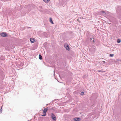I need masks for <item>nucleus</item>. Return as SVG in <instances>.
Listing matches in <instances>:
<instances>
[{
  "instance_id": "nucleus-1",
  "label": "nucleus",
  "mask_w": 121,
  "mask_h": 121,
  "mask_svg": "<svg viewBox=\"0 0 121 121\" xmlns=\"http://www.w3.org/2000/svg\"><path fill=\"white\" fill-rule=\"evenodd\" d=\"M51 116L52 119L55 121L56 120V117L53 113H52L51 115Z\"/></svg>"
},
{
  "instance_id": "nucleus-2",
  "label": "nucleus",
  "mask_w": 121,
  "mask_h": 121,
  "mask_svg": "<svg viewBox=\"0 0 121 121\" xmlns=\"http://www.w3.org/2000/svg\"><path fill=\"white\" fill-rule=\"evenodd\" d=\"M0 35L3 37H6L7 35V34L6 33L2 32L0 34Z\"/></svg>"
},
{
  "instance_id": "nucleus-3",
  "label": "nucleus",
  "mask_w": 121,
  "mask_h": 121,
  "mask_svg": "<svg viewBox=\"0 0 121 121\" xmlns=\"http://www.w3.org/2000/svg\"><path fill=\"white\" fill-rule=\"evenodd\" d=\"M48 110V108H45L44 110H43L44 113H46L47 111Z\"/></svg>"
},
{
  "instance_id": "nucleus-4",
  "label": "nucleus",
  "mask_w": 121,
  "mask_h": 121,
  "mask_svg": "<svg viewBox=\"0 0 121 121\" xmlns=\"http://www.w3.org/2000/svg\"><path fill=\"white\" fill-rule=\"evenodd\" d=\"M65 47L67 50H70L69 47L68 45H65Z\"/></svg>"
},
{
  "instance_id": "nucleus-5",
  "label": "nucleus",
  "mask_w": 121,
  "mask_h": 121,
  "mask_svg": "<svg viewBox=\"0 0 121 121\" xmlns=\"http://www.w3.org/2000/svg\"><path fill=\"white\" fill-rule=\"evenodd\" d=\"M80 118H75L74 119V120L76 121H79L80 120Z\"/></svg>"
},
{
  "instance_id": "nucleus-6",
  "label": "nucleus",
  "mask_w": 121,
  "mask_h": 121,
  "mask_svg": "<svg viewBox=\"0 0 121 121\" xmlns=\"http://www.w3.org/2000/svg\"><path fill=\"white\" fill-rule=\"evenodd\" d=\"M30 41L31 43H34L35 42V40L34 39L30 38Z\"/></svg>"
},
{
  "instance_id": "nucleus-7",
  "label": "nucleus",
  "mask_w": 121,
  "mask_h": 121,
  "mask_svg": "<svg viewBox=\"0 0 121 121\" xmlns=\"http://www.w3.org/2000/svg\"><path fill=\"white\" fill-rule=\"evenodd\" d=\"M50 21L51 23H52V24H53V23L52 20V19L51 18H50Z\"/></svg>"
},
{
  "instance_id": "nucleus-8",
  "label": "nucleus",
  "mask_w": 121,
  "mask_h": 121,
  "mask_svg": "<svg viewBox=\"0 0 121 121\" xmlns=\"http://www.w3.org/2000/svg\"><path fill=\"white\" fill-rule=\"evenodd\" d=\"M100 13L103 14L104 15H105V11H102L100 12Z\"/></svg>"
},
{
  "instance_id": "nucleus-9",
  "label": "nucleus",
  "mask_w": 121,
  "mask_h": 121,
  "mask_svg": "<svg viewBox=\"0 0 121 121\" xmlns=\"http://www.w3.org/2000/svg\"><path fill=\"white\" fill-rule=\"evenodd\" d=\"M43 1L47 3L50 0H43Z\"/></svg>"
},
{
  "instance_id": "nucleus-10",
  "label": "nucleus",
  "mask_w": 121,
  "mask_h": 121,
  "mask_svg": "<svg viewBox=\"0 0 121 121\" xmlns=\"http://www.w3.org/2000/svg\"><path fill=\"white\" fill-rule=\"evenodd\" d=\"M39 59L40 60H41L42 59V56L40 55H39Z\"/></svg>"
},
{
  "instance_id": "nucleus-11",
  "label": "nucleus",
  "mask_w": 121,
  "mask_h": 121,
  "mask_svg": "<svg viewBox=\"0 0 121 121\" xmlns=\"http://www.w3.org/2000/svg\"><path fill=\"white\" fill-rule=\"evenodd\" d=\"M117 43H120L121 42V40L120 39H118L117 40Z\"/></svg>"
},
{
  "instance_id": "nucleus-12",
  "label": "nucleus",
  "mask_w": 121,
  "mask_h": 121,
  "mask_svg": "<svg viewBox=\"0 0 121 121\" xmlns=\"http://www.w3.org/2000/svg\"><path fill=\"white\" fill-rule=\"evenodd\" d=\"M109 12L107 11H105V15L107 14H108Z\"/></svg>"
},
{
  "instance_id": "nucleus-13",
  "label": "nucleus",
  "mask_w": 121,
  "mask_h": 121,
  "mask_svg": "<svg viewBox=\"0 0 121 121\" xmlns=\"http://www.w3.org/2000/svg\"><path fill=\"white\" fill-rule=\"evenodd\" d=\"M98 71L99 72H104V71H102V70H98Z\"/></svg>"
},
{
  "instance_id": "nucleus-14",
  "label": "nucleus",
  "mask_w": 121,
  "mask_h": 121,
  "mask_svg": "<svg viewBox=\"0 0 121 121\" xmlns=\"http://www.w3.org/2000/svg\"><path fill=\"white\" fill-rule=\"evenodd\" d=\"M84 93L83 92H82L81 93V95H82L84 94Z\"/></svg>"
},
{
  "instance_id": "nucleus-15",
  "label": "nucleus",
  "mask_w": 121,
  "mask_h": 121,
  "mask_svg": "<svg viewBox=\"0 0 121 121\" xmlns=\"http://www.w3.org/2000/svg\"><path fill=\"white\" fill-rule=\"evenodd\" d=\"M114 55L113 54H110V56L111 57H113Z\"/></svg>"
},
{
  "instance_id": "nucleus-16",
  "label": "nucleus",
  "mask_w": 121,
  "mask_h": 121,
  "mask_svg": "<svg viewBox=\"0 0 121 121\" xmlns=\"http://www.w3.org/2000/svg\"><path fill=\"white\" fill-rule=\"evenodd\" d=\"M46 113H45V114H44L43 115H42V116H46Z\"/></svg>"
},
{
  "instance_id": "nucleus-17",
  "label": "nucleus",
  "mask_w": 121,
  "mask_h": 121,
  "mask_svg": "<svg viewBox=\"0 0 121 121\" xmlns=\"http://www.w3.org/2000/svg\"><path fill=\"white\" fill-rule=\"evenodd\" d=\"M2 106L0 110V111H2Z\"/></svg>"
},
{
  "instance_id": "nucleus-18",
  "label": "nucleus",
  "mask_w": 121,
  "mask_h": 121,
  "mask_svg": "<svg viewBox=\"0 0 121 121\" xmlns=\"http://www.w3.org/2000/svg\"><path fill=\"white\" fill-rule=\"evenodd\" d=\"M103 61V62H104V63H105V61Z\"/></svg>"
},
{
  "instance_id": "nucleus-19",
  "label": "nucleus",
  "mask_w": 121,
  "mask_h": 121,
  "mask_svg": "<svg viewBox=\"0 0 121 121\" xmlns=\"http://www.w3.org/2000/svg\"><path fill=\"white\" fill-rule=\"evenodd\" d=\"M39 8H42V6H39Z\"/></svg>"
},
{
  "instance_id": "nucleus-20",
  "label": "nucleus",
  "mask_w": 121,
  "mask_h": 121,
  "mask_svg": "<svg viewBox=\"0 0 121 121\" xmlns=\"http://www.w3.org/2000/svg\"><path fill=\"white\" fill-rule=\"evenodd\" d=\"M93 43L94 42V40H93Z\"/></svg>"
},
{
  "instance_id": "nucleus-21",
  "label": "nucleus",
  "mask_w": 121,
  "mask_h": 121,
  "mask_svg": "<svg viewBox=\"0 0 121 121\" xmlns=\"http://www.w3.org/2000/svg\"><path fill=\"white\" fill-rule=\"evenodd\" d=\"M90 39L91 40H92V39L91 38H90Z\"/></svg>"
}]
</instances>
